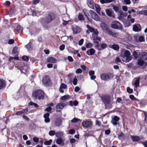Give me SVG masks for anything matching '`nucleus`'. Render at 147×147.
<instances>
[{
  "instance_id": "c85d7f7f",
  "label": "nucleus",
  "mask_w": 147,
  "mask_h": 147,
  "mask_svg": "<svg viewBox=\"0 0 147 147\" xmlns=\"http://www.w3.org/2000/svg\"><path fill=\"white\" fill-rule=\"evenodd\" d=\"M61 124V120L60 119H57L55 122V125L57 127L59 126Z\"/></svg>"
},
{
  "instance_id": "f704fd0d",
  "label": "nucleus",
  "mask_w": 147,
  "mask_h": 147,
  "mask_svg": "<svg viewBox=\"0 0 147 147\" xmlns=\"http://www.w3.org/2000/svg\"><path fill=\"white\" fill-rule=\"evenodd\" d=\"M139 14L141 15L147 16V10L141 11L139 12Z\"/></svg>"
},
{
  "instance_id": "423d86ee",
  "label": "nucleus",
  "mask_w": 147,
  "mask_h": 147,
  "mask_svg": "<svg viewBox=\"0 0 147 147\" xmlns=\"http://www.w3.org/2000/svg\"><path fill=\"white\" fill-rule=\"evenodd\" d=\"M82 124L84 128H88L92 126V122L90 121L86 120L83 121Z\"/></svg>"
},
{
  "instance_id": "c9c22d12",
  "label": "nucleus",
  "mask_w": 147,
  "mask_h": 147,
  "mask_svg": "<svg viewBox=\"0 0 147 147\" xmlns=\"http://www.w3.org/2000/svg\"><path fill=\"white\" fill-rule=\"evenodd\" d=\"M52 140L51 139H50L49 140L46 141L44 142V144L46 145H49L52 142Z\"/></svg>"
},
{
  "instance_id": "20e7f679",
  "label": "nucleus",
  "mask_w": 147,
  "mask_h": 147,
  "mask_svg": "<svg viewBox=\"0 0 147 147\" xmlns=\"http://www.w3.org/2000/svg\"><path fill=\"white\" fill-rule=\"evenodd\" d=\"M101 79L104 81H107L113 78V75L111 73L106 74H103L100 75V76Z\"/></svg>"
},
{
  "instance_id": "4c0bfd02",
  "label": "nucleus",
  "mask_w": 147,
  "mask_h": 147,
  "mask_svg": "<svg viewBox=\"0 0 147 147\" xmlns=\"http://www.w3.org/2000/svg\"><path fill=\"white\" fill-rule=\"evenodd\" d=\"M26 46L28 50H30L32 49L31 43L30 42H29Z\"/></svg>"
},
{
  "instance_id": "864d4df0",
  "label": "nucleus",
  "mask_w": 147,
  "mask_h": 147,
  "mask_svg": "<svg viewBox=\"0 0 147 147\" xmlns=\"http://www.w3.org/2000/svg\"><path fill=\"white\" fill-rule=\"evenodd\" d=\"M69 97V96L67 95H65L61 97V100H64L68 98Z\"/></svg>"
},
{
  "instance_id": "393cba45",
  "label": "nucleus",
  "mask_w": 147,
  "mask_h": 147,
  "mask_svg": "<svg viewBox=\"0 0 147 147\" xmlns=\"http://www.w3.org/2000/svg\"><path fill=\"white\" fill-rule=\"evenodd\" d=\"M5 81L3 80L0 79V89H1L5 86Z\"/></svg>"
},
{
  "instance_id": "6e6d98bb",
  "label": "nucleus",
  "mask_w": 147,
  "mask_h": 147,
  "mask_svg": "<svg viewBox=\"0 0 147 147\" xmlns=\"http://www.w3.org/2000/svg\"><path fill=\"white\" fill-rule=\"evenodd\" d=\"M14 42V40L13 39H10L9 40L8 42V43L9 44H12Z\"/></svg>"
},
{
  "instance_id": "13d9d810",
  "label": "nucleus",
  "mask_w": 147,
  "mask_h": 147,
  "mask_svg": "<svg viewBox=\"0 0 147 147\" xmlns=\"http://www.w3.org/2000/svg\"><path fill=\"white\" fill-rule=\"evenodd\" d=\"M77 82V80L76 78H75L73 81V84L74 85H76Z\"/></svg>"
},
{
  "instance_id": "4468645a",
  "label": "nucleus",
  "mask_w": 147,
  "mask_h": 147,
  "mask_svg": "<svg viewBox=\"0 0 147 147\" xmlns=\"http://www.w3.org/2000/svg\"><path fill=\"white\" fill-rule=\"evenodd\" d=\"M133 30L136 32H140L141 30V26L140 24H134L133 26Z\"/></svg>"
},
{
  "instance_id": "39448f33",
  "label": "nucleus",
  "mask_w": 147,
  "mask_h": 147,
  "mask_svg": "<svg viewBox=\"0 0 147 147\" xmlns=\"http://www.w3.org/2000/svg\"><path fill=\"white\" fill-rule=\"evenodd\" d=\"M86 27L88 28V30L86 32V34H88L90 33V32H93L96 35H98V32L96 29H95L88 25H86Z\"/></svg>"
},
{
  "instance_id": "cd10ccee",
  "label": "nucleus",
  "mask_w": 147,
  "mask_h": 147,
  "mask_svg": "<svg viewBox=\"0 0 147 147\" xmlns=\"http://www.w3.org/2000/svg\"><path fill=\"white\" fill-rule=\"evenodd\" d=\"M95 6L97 12L98 14L100 15V11L101 10V8H100L99 5L97 4H95Z\"/></svg>"
},
{
  "instance_id": "37998d69",
  "label": "nucleus",
  "mask_w": 147,
  "mask_h": 147,
  "mask_svg": "<svg viewBox=\"0 0 147 147\" xmlns=\"http://www.w3.org/2000/svg\"><path fill=\"white\" fill-rule=\"evenodd\" d=\"M61 40L63 42H65L68 39V38L67 36H64L61 37Z\"/></svg>"
},
{
  "instance_id": "bb28decb",
  "label": "nucleus",
  "mask_w": 147,
  "mask_h": 147,
  "mask_svg": "<svg viewBox=\"0 0 147 147\" xmlns=\"http://www.w3.org/2000/svg\"><path fill=\"white\" fill-rule=\"evenodd\" d=\"M127 15V13L123 12H120V13L119 18L122 19L125 17H126Z\"/></svg>"
},
{
  "instance_id": "69168bd1",
  "label": "nucleus",
  "mask_w": 147,
  "mask_h": 147,
  "mask_svg": "<svg viewBox=\"0 0 147 147\" xmlns=\"http://www.w3.org/2000/svg\"><path fill=\"white\" fill-rule=\"evenodd\" d=\"M122 8L123 10L125 11H126L127 10V7L125 6H123L122 7Z\"/></svg>"
},
{
  "instance_id": "a878e982",
  "label": "nucleus",
  "mask_w": 147,
  "mask_h": 147,
  "mask_svg": "<svg viewBox=\"0 0 147 147\" xmlns=\"http://www.w3.org/2000/svg\"><path fill=\"white\" fill-rule=\"evenodd\" d=\"M47 60L49 62L52 63H55L57 61L56 59L55 58L53 57L48 58L47 59Z\"/></svg>"
},
{
  "instance_id": "052dcab7",
  "label": "nucleus",
  "mask_w": 147,
  "mask_h": 147,
  "mask_svg": "<svg viewBox=\"0 0 147 147\" xmlns=\"http://www.w3.org/2000/svg\"><path fill=\"white\" fill-rule=\"evenodd\" d=\"M34 141L36 143H38L39 141V139L36 137H34L33 139Z\"/></svg>"
},
{
  "instance_id": "4be33fe9",
  "label": "nucleus",
  "mask_w": 147,
  "mask_h": 147,
  "mask_svg": "<svg viewBox=\"0 0 147 147\" xmlns=\"http://www.w3.org/2000/svg\"><path fill=\"white\" fill-rule=\"evenodd\" d=\"M140 55L141 56V58L144 60H147V53L145 52H142Z\"/></svg>"
},
{
  "instance_id": "9d476101",
  "label": "nucleus",
  "mask_w": 147,
  "mask_h": 147,
  "mask_svg": "<svg viewBox=\"0 0 147 147\" xmlns=\"http://www.w3.org/2000/svg\"><path fill=\"white\" fill-rule=\"evenodd\" d=\"M72 29L74 34H77L81 31V29L75 25H73L72 26Z\"/></svg>"
},
{
  "instance_id": "2eb2a0df",
  "label": "nucleus",
  "mask_w": 147,
  "mask_h": 147,
  "mask_svg": "<svg viewBox=\"0 0 147 147\" xmlns=\"http://www.w3.org/2000/svg\"><path fill=\"white\" fill-rule=\"evenodd\" d=\"M106 13L107 15L109 17L115 18V15L113 12L110 9H107L105 10Z\"/></svg>"
},
{
  "instance_id": "de8ad7c7",
  "label": "nucleus",
  "mask_w": 147,
  "mask_h": 147,
  "mask_svg": "<svg viewBox=\"0 0 147 147\" xmlns=\"http://www.w3.org/2000/svg\"><path fill=\"white\" fill-rule=\"evenodd\" d=\"M113 9L114 10L116 11L117 12L119 11V7L115 5H113Z\"/></svg>"
},
{
  "instance_id": "dca6fc26",
  "label": "nucleus",
  "mask_w": 147,
  "mask_h": 147,
  "mask_svg": "<svg viewBox=\"0 0 147 147\" xmlns=\"http://www.w3.org/2000/svg\"><path fill=\"white\" fill-rule=\"evenodd\" d=\"M100 26L102 30H105L107 32L109 30L107 25L105 23H101L100 24Z\"/></svg>"
},
{
  "instance_id": "1a4fd4ad",
  "label": "nucleus",
  "mask_w": 147,
  "mask_h": 147,
  "mask_svg": "<svg viewBox=\"0 0 147 147\" xmlns=\"http://www.w3.org/2000/svg\"><path fill=\"white\" fill-rule=\"evenodd\" d=\"M90 14L91 15L92 18L96 21H99L100 18L98 15L94 11H90Z\"/></svg>"
},
{
  "instance_id": "bf43d9fd",
  "label": "nucleus",
  "mask_w": 147,
  "mask_h": 147,
  "mask_svg": "<svg viewBox=\"0 0 147 147\" xmlns=\"http://www.w3.org/2000/svg\"><path fill=\"white\" fill-rule=\"evenodd\" d=\"M65 47V45H61V46H60V47H59V49L61 51H63Z\"/></svg>"
},
{
  "instance_id": "473e14b6",
  "label": "nucleus",
  "mask_w": 147,
  "mask_h": 147,
  "mask_svg": "<svg viewBox=\"0 0 147 147\" xmlns=\"http://www.w3.org/2000/svg\"><path fill=\"white\" fill-rule=\"evenodd\" d=\"M56 143L59 145H61L63 144V141L61 138H59L57 140Z\"/></svg>"
},
{
  "instance_id": "9b49d317",
  "label": "nucleus",
  "mask_w": 147,
  "mask_h": 147,
  "mask_svg": "<svg viewBox=\"0 0 147 147\" xmlns=\"http://www.w3.org/2000/svg\"><path fill=\"white\" fill-rule=\"evenodd\" d=\"M43 84L45 86H47L50 82L49 78L47 76H45L42 80Z\"/></svg>"
},
{
  "instance_id": "7ed1b4c3",
  "label": "nucleus",
  "mask_w": 147,
  "mask_h": 147,
  "mask_svg": "<svg viewBox=\"0 0 147 147\" xmlns=\"http://www.w3.org/2000/svg\"><path fill=\"white\" fill-rule=\"evenodd\" d=\"M121 56L123 57L126 58V63L128 62L132 59V58L131 56L130 53L128 50H126L125 51L124 54H122Z\"/></svg>"
},
{
  "instance_id": "8fccbe9b",
  "label": "nucleus",
  "mask_w": 147,
  "mask_h": 147,
  "mask_svg": "<svg viewBox=\"0 0 147 147\" xmlns=\"http://www.w3.org/2000/svg\"><path fill=\"white\" fill-rule=\"evenodd\" d=\"M127 92L129 93H131L132 92H133V90L131 88H130L129 87H127Z\"/></svg>"
},
{
  "instance_id": "c756f323",
  "label": "nucleus",
  "mask_w": 147,
  "mask_h": 147,
  "mask_svg": "<svg viewBox=\"0 0 147 147\" xmlns=\"http://www.w3.org/2000/svg\"><path fill=\"white\" fill-rule=\"evenodd\" d=\"M87 3L89 7L92 9L93 8L94 5L93 3L90 0H87Z\"/></svg>"
},
{
  "instance_id": "338daca9",
  "label": "nucleus",
  "mask_w": 147,
  "mask_h": 147,
  "mask_svg": "<svg viewBox=\"0 0 147 147\" xmlns=\"http://www.w3.org/2000/svg\"><path fill=\"white\" fill-rule=\"evenodd\" d=\"M90 76L92 75H93L94 74V71L91 70L89 71V72Z\"/></svg>"
},
{
  "instance_id": "f8f14e48",
  "label": "nucleus",
  "mask_w": 147,
  "mask_h": 147,
  "mask_svg": "<svg viewBox=\"0 0 147 147\" xmlns=\"http://www.w3.org/2000/svg\"><path fill=\"white\" fill-rule=\"evenodd\" d=\"M119 120V118L116 116H115L112 118L111 122L114 126L117 125L118 121Z\"/></svg>"
},
{
  "instance_id": "3c124183",
  "label": "nucleus",
  "mask_w": 147,
  "mask_h": 147,
  "mask_svg": "<svg viewBox=\"0 0 147 147\" xmlns=\"http://www.w3.org/2000/svg\"><path fill=\"white\" fill-rule=\"evenodd\" d=\"M125 27H128L130 26L131 24L129 22V21H126L124 24Z\"/></svg>"
},
{
  "instance_id": "b1692460",
  "label": "nucleus",
  "mask_w": 147,
  "mask_h": 147,
  "mask_svg": "<svg viewBox=\"0 0 147 147\" xmlns=\"http://www.w3.org/2000/svg\"><path fill=\"white\" fill-rule=\"evenodd\" d=\"M12 53L15 56H17L18 55V48L17 47H13Z\"/></svg>"
},
{
  "instance_id": "4d7b16f0",
  "label": "nucleus",
  "mask_w": 147,
  "mask_h": 147,
  "mask_svg": "<svg viewBox=\"0 0 147 147\" xmlns=\"http://www.w3.org/2000/svg\"><path fill=\"white\" fill-rule=\"evenodd\" d=\"M76 73L81 74L82 72V70L80 69H78L76 70Z\"/></svg>"
},
{
  "instance_id": "6ab92c4d",
  "label": "nucleus",
  "mask_w": 147,
  "mask_h": 147,
  "mask_svg": "<svg viewBox=\"0 0 147 147\" xmlns=\"http://www.w3.org/2000/svg\"><path fill=\"white\" fill-rule=\"evenodd\" d=\"M49 114L47 113L44 115V117L45 118V121L46 123H49L50 122V119L49 117Z\"/></svg>"
},
{
  "instance_id": "f3484780",
  "label": "nucleus",
  "mask_w": 147,
  "mask_h": 147,
  "mask_svg": "<svg viewBox=\"0 0 147 147\" xmlns=\"http://www.w3.org/2000/svg\"><path fill=\"white\" fill-rule=\"evenodd\" d=\"M107 33L108 34L112 36L113 37H116L119 35L118 33L113 32L110 30L108 31Z\"/></svg>"
},
{
  "instance_id": "680f3d73",
  "label": "nucleus",
  "mask_w": 147,
  "mask_h": 147,
  "mask_svg": "<svg viewBox=\"0 0 147 147\" xmlns=\"http://www.w3.org/2000/svg\"><path fill=\"white\" fill-rule=\"evenodd\" d=\"M75 132V130L74 129H71L69 131V133L70 134H74Z\"/></svg>"
},
{
  "instance_id": "ddd939ff",
  "label": "nucleus",
  "mask_w": 147,
  "mask_h": 147,
  "mask_svg": "<svg viewBox=\"0 0 147 147\" xmlns=\"http://www.w3.org/2000/svg\"><path fill=\"white\" fill-rule=\"evenodd\" d=\"M134 80V81L132 82V85L134 86L135 88H137L139 85L140 78H135Z\"/></svg>"
},
{
  "instance_id": "0eeeda50",
  "label": "nucleus",
  "mask_w": 147,
  "mask_h": 147,
  "mask_svg": "<svg viewBox=\"0 0 147 147\" xmlns=\"http://www.w3.org/2000/svg\"><path fill=\"white\" fill-rule=\"evenodd\" d=\"M111 27L112 28L117 29H121V25L120 23L118 21L113 22L111 24Z\"/></svg>"
},
{
  "instance_id": "5701e85b",
  "label": "nucleus",
  "mask_w": 147,
  "mask_h": 147,
  "mask_svg": "<svg viewBox=\"0 0 147 147\" xmlns=\"http://www.w3.org/2000/svg\"><path fill=\"white\" fill-rule=\"evenodd\" d=\"M131 138L132 141L134 142L138 141L140 139V138L139 136H132Z\"/></svg>"
},
{
  "instance_id": "09e8293b",
  "label": "nucleus",
  "mask_w": 147,
  "mask_h": 147,
  "mask_svg": "<svg viewBox=\"0 0 147 147\" xmlns=\"http://www.w3.org/2000/svg\"><path fill=\"white\" fill-rule=\"evenodd\" d=\"M67 86L66 84L63 83L61 84L60 88L64 89L66 88Z\"/></svg>"
},
{
  "instance_id": "e433bc0d",
  "label": "nucleus",
  "mask_w": 147,
  "mask_h": 147,
  "mask_svg": "<svg viewBox=\"0 0 147 147\" xmlns=\"http://www.w3.org/2000/svg\"><path fill=\"white\" fill-rule=\"evenodd\" d=\"M29 104L31 106H34L36 108H38L39 107V106L37 104L35 103L32 102H30L29 103Z\"/></svg>"
},
{
  "instance_id": "aec40b11",
  "label": "nucleus",
  "mask_w": 147,
  "mask_h": 147,
  "mask_svg": "<svg viewBox=\"0 0 147 147\" xmlns=\"http://www.w3.org/2000/svg\"><path fill=\"white\" fill-rule=\"evenodd\" d=\"M66 105L65 103H60L57 105L56 106V107L57 109H62Z\"/></svg>"
},
{
  "instance_id": "6e6552de",
  "label": "nucleus",
  "mask_w": 147,
  "mask_h": 147,
  "mask_svg": "<svg viewBox=\"0 0 147 147\" xmlns=\"http://www.w3.org/2000/svg\"><path fill=\"white\" fill-rule=\"evenodd\" d=\"M55 18V17L53 13L49 14L46 18L45 21L47 23H49Z\"/></svg>"
},
{
  "instance_id": "2f4dec72",
  "label": "nucleus",
  "mask_w": 147,
  "mask_h": 147,
  "mask_svg": "<svg viewBox=\"0 0 147 147\" xmlns=\"http://www.w3.org/2000/svg\"><path fill=\"white\" fill-rule=\"evenodd\" d=\"M143 60V59H142V58H141L140 57L139 58L138 60V65L141 66L143 65L144 63V61Z\"/></svg>"
},
{
  "instance_id": "ea45409f",
  "label": "nucleus",
  "mask_w": 147,
  "mask_h": 147,
  "mask_svg": "<svg viewBox=\"0 0 147 147\" xmlns=\"http://www.w3.org/2000/svg\"><path fill=\"white\" fill-rule=\"evenodd\" d=\"M79 120V119L76 118H74L72 120H71V122L72 123H75L77 122Z\"/></svg>"
},
{
  "instance_id": "412c9836",
  "label": "nucleus",
  "mask_w": 147,
  "mask_h": 147,
  "mask_svg": "<svg viewBox=\"0 0 147 147\" xmlns=\"http://www.w3.org/2000/svg\"><path fill=\"white\" fill-rule=\"evenodd\" d=\"M92 11V10H90L89 11L88 10L86 9H83V11L84 13L85 16L87 17V19L88 20H89V17L90 16L89 13L90 14V11Z\"/></svg>"
},
{
  "instance_id": "49530a36",
  "label": "nucleus",
  "mask_w": 147,
  "mask_h": 147,
  "mask_svg": "<svg viewBox=\"0 0 147 147\" xmlns=\"http://www.w3.org/2000/svg\"><path fill=\"white\" fill-rule=\"evenodd\" d=\"M22 60L24 61H28L29 60V58L26 56L24 55L22 57Z\"/></svg>"
},
{
  "instance_id": "a211bd4d",
  "label": "nucleus",
  "mask_w": 147,
  "mask_h": 147,
  "mask_svg": "<svg viewBox=\"0 0 147 147\" xmlns=\"http://www.w3.org/2000/svg\"><path fill=\"white\" fill-rule=\"evenodd\" d=\"M95 52V50L93 48H91L86 51V54L88 55H92Z\"/></svg>"
},
{
  "instance_id": "5fc2aeb1",
  "label": "nucleus",
  "mask_w": 147,
  "mask_h": 147,
  "mask_svg": "<svg viewBox=\"0 0 147 147\" xmlns=\"http://www.w3.org/2000/svg\"><path fill=\"white\" fill-rule=\"evenodd\" d=\"M92 44L90 43H88L86 45V47L87 48H89L91 47H92Z\"/></svg>"
},
{
  "instance_id": "f03ea898",
  "label": "nucleus",
  "mask_w": 147,
  "mask_h": 147,
  "mask_svg": "<svg viewBox=\"0 0 147 147\" xmlns=\"http://www.w3.org/2000/svg\"><path fill=\"white\" fill-rule=\"evenodd\" d=\"M44 92L41 90H36L33 93V96L35 99L38 98L39 100L42 99L44 98Z\"/></svg>"
},
{
  "instance_id": "7c9ffc66",
  "label": "nucleus",
  "mask_w": 147,
  "mask_h": 147,
  "mask_svg": "<svg viewBox=\"0 0 147 147\" xmlns=\"http://www.w3.org/2000/svg\"><path fill=\"white\" fill-rule=\"evenodd\" d=\"M115 1V0H100V1L101 3L104 4L105 3H109Z\"/></svg>"
},
{
  "instance_id": "a18cd8bd",
  "label": "nucleus",
  "mask_w": 147,
  "mask_h": 147,
  "mask_svg": "<svg viewBox=\"0 0 147 147\" xmlns=\"http://www.w3.org/2000/svg\"><path fill=\"white\" fill-rule=\"evenodd\" d=\"M133 56L136 59H137L138 56V53L136 51H134L133 52Z\"/></svg>"
},
{
  "instance_id": "72a5a7b5",
  "label": "nucleus",
  "mask_w": 147,
  "mask_h": 147,
  "mask_svg": "<svg viewBox=\"0 0 147 147\" xmlns=\"http://www.w3.org/2000/svg\"><path fill=\"white\" fill-rule=\"evenodd\" d=\"M63 133L62 132H58L55 133V136L57 138H60L63 136Z\"/></svg>"
},
{
  "instance_id": "79ce46f5",
  "label": "nucleus",
  "mask_w": 147,
  "mask_h": 147,
  "mask_svg": "<svg viewBox=\"0 0 147 147\" xmlns=\"http://www.w3.org/2000/svg\"><path fill=\"white\" fill-rule=\"evenodd\" d=\"M78 18V19L81 20H83L84 19L83 16L81 13H79Z\"/></svg>"
},
{
  "instance_id": "58836bf2",
  "label": "nucleus",
  "mask_w": 147,
  "mask_h": 147,
  "mask_svg": "<svg viewBox=\"0 0 147 147\" xmlns=\"http://www.w3.org/2000/svg\"><path fill=\"white\" fill-rule=\"evenodd\" d=\"M112 48L115 50H118L119 49V46L116 45H114L112 46Z\"/></svg>"
},
{
  "instance_id": "774afa93",
  "label": "nucleus",
  "mask_w": 147,
  "mask_h": 147,
  "mask_svg": "<svg viewBox=\"0 0 147 147\" xmlns=\"http://www.w3.org/2000/svg\"><path fill=\"white\" fill-rule=\"evenodd\" d=\"M142 143L144 146L145 147H147V140L142 142Z\"/></svg>"
},
{
  "instance_id": "603ef678",
  "label": "nucleus",
  "mask_w": 147,
  "mask_h": 147,
  "mask_svg": "<svg viewBox=\"0 0 147 147\" xmlns=\"http://www.w3.org/2000/svg\"><path fill=\"white\" fill-rule=\"evenodd\" d=\"M139 40L140 42L144 41L145 40L143 36H140L139 38Z\"/></svg>"
},
{
  "instance_id": "a19ab883",
  "label": "nucleus",
  "mask_w": 147,
  "mask_h": 147,
  "mask_svg": "<svg viewBox=\"0 0 147 147\" xmlns=\"http://www.w3.org/2000/svg\"><path fill=\"white\" fill-rule=\"evenodd\" d=\"M124 134L123 133L121 132L118 135V137L120 139L123 138L124 137Z\"/></svg>"
},
{
  "instance_id": "f257e3e1",
  "label": "nucleus",
  "mask_w": 147,
  "mask_h": 147,
  "mask_svg": "<svg viewBox=\"0 0 147 147\" xmlns=\"http://www.w3.org/2000/svg\"><path fill=\"white\" fill-rule=\"evenodd\" d=\"M101 99L104 102L106 109H110L112 107L111 105L113 102H111L110 96H103Z\"/></svg>"
},
{
  "instance_id": "e2e57ef3",
  "label": "nucleus",
  "mask_w": 147,
  "mask_h": 147,
  "mask_svg": "<svg viewBox=\"0 0 147 147\" xmlns=\"http://www.w3.org/2000/svg\"><path fill=\"white\" fill-rule=\"evenodd\" d=\"M84 40L83 39H81L79 42V45H82L83 43V42H84Z\"/></svg>"
},
{
  "instance_id": "c03bdc74",
  "label": "nucleus",
  "mask_w": 147,
  "mask_h": 147,
  "mask_svg": "<svg viewBox=\"0 0 147 147\" xmlns=\"http://www.w3.org/2000/svg\"><path fill=\"white\" fill-rule=\"evenodd\" d=\"M55 132L53 130H51L49 133L50 136H53L55 134Z\"/></svg>"
},
{
  "instance_id": "0e129e2a",
  "label": "nucleus",
  "mask_w": 147,
  "mask_h": 147,
  "mask_svg": "<svg viewBox=\"0 0 147 147\" xmlns=\"http://www.w3.org/2000/svg\"><path fill=\"white\" fill-rule=\"evenodd\" d=\"M100 122L98 120L96 121V125L98 126H100Z\"/></svg>"
}]
</instances>
